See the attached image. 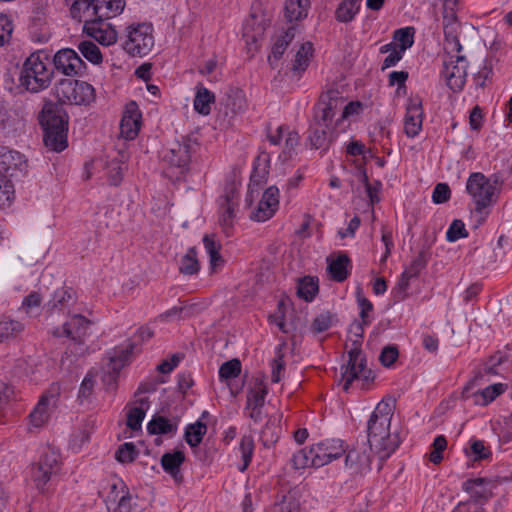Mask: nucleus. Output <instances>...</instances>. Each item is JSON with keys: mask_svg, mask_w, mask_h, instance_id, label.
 Segmentation results:
<instances>
[{"mask_svg": "<svg viewBox=\"0 0 512 512\" xmlns=\"http://www.w3.org/2000/svg\"><path fill=\"white\" fill-rule=\"evenodd\" d=\"M394 411L389 402H379L367 421V441L370 450L378 455L381 461L386 460L400 445L398 433L390 432Z\"/></svg>", "mask_w": 512, "mask_h": 512, "instance_id": "1", "label": "nucleus"}, {"mask_svg": "<svg viewBox=\"0 0 512 512\" xmlns=\"http://www.w3.org/2000/svg\"><path fill=\"white\" fill-rule=\"evenodd\" d=\"M367 325L362 321H354L349 327L352 347L348 351L347 364L341 367V380L343 381V389L346 392L355 380L362 381V387L364 388L375 378L372 370L367 368L366 358L361 350L364 326Z\"/></svg>", "mask_w": 512, "mask_h": 512, "instance_id": "2", "label": "nucleus"}, {"mask_svg": "<svg viewBox=\"0 0 512 512\" xmlns=\"http://www.w3.org/2000/svg\"><path fill=\"white\" fill-rule=\"evenodd\" d=\"M45 60L48 58L41 51L32 53L25 59L18 75L19 89L30 93H39L50 86L54 70Z\"/></svg>", "mask_w": 512, "mask_h": 512, "instance_id": "3", "label": "nucleus"}, {"mask_svg": "<svg viewBox=\"0 0 512 512\" xmlns=\"http://www.w3.org/2000/svg\"><path fill=\"white\" fill-rule=\"evenodd\" d=\"M39 122L43 128V141L47 148L55 152H62L68 146V116L53 103L44 105Z\"/></svg>", "mask_w": 512, "mask_h": 512, "instance_id": "4", "label": "nucleus"}, {"mask_svg": "<svg viewBox=\"0 0 512 512\" xmlns=\"http://www.w3.org/2000/svg\"><path fill=\"white\" fill-rule=\"evenodd\" d=\"M496 181L494 183L483 173H471L466 182V191L471 197L475 207L473 213L477 217L478 227L489 214V207L495 201Z\"/></svg>", "mask_w": 512, "mask_h": 512, "instance_id": "5", "label": "nucleus"}, {"mask_svg": "<svg viewBox=\"0 0 512 512\" xmlns=\"http://www.w3.org/2000/svg\"><path fill=\"white\" fill-rule=\"evenodd\" d=\"M58 101L74 105H89L95 99L94 87L84 81L61 79L54 87Z\"/></svg>", "mask_w": 512, "mask_h": 512, "instance_id": "6", "label": "nucleus"}, {"mask_svg": "<svg viewBox=\"0 0 512 512\" xmlns=\"http://www.w3.org/2000/svg\"><path fill=\"white\" fill-rule=\"evenodd\" d=\"M154 46L153 26L149 23H134L126 28L124 50L132 56H145Z\"/></svg>", "mask_w": 512, "mask_h": 512, "instance_id": "7", "label": "nucleus"}, {"mask_svg": "<svg viewBox=\"0 0 512 512\" xmlns=\"http://www.w3.org/2000/svg\"><path fill=\"white\" fill-rule=\"evenodd\" d=\"M60 454L54 448L46 447L39 461L31 468V478L37 489L44 490L46 484L60 471Z\"/></svg>", "mask_w": 512, "mask_h": 512, "instance_id": "8", "label": "nucleus"}, {"mask_svg": "<svg viewBox=\"0 0 512 512\" xmlns=\"http://www.w3.org/2000/svg\"><path fill=\"white\" fill-rule=\"evenodd\" d=\"M198 142L195 138L182 136L179 141L172 144L162 156L164 162L172 167L186 169L191 161V155L195 152Z\"/></svg>", "mask_w": 512, "mask_h": 512, "instance_id": "9", "label": "nucleus"}, {"mask_svg": "<svg viewBox=\"0 0 512 512\" xmlns=\"http://www.w3.org/2000/svg\"><path fill=\"white\" fill-rule=\"evenodd\" d=\"M468 63L463 55H452L443 62L442 75L447 86L454 92L463 89L467 78Z\"/></svg>", "mask_w": 512, "mask_h": 512, "instance_id": "10", "label": "nucleus"}, {"mask_svg": "<svg viewBox=\"0 0 512 512\" xmlns=\"http://www.w3.org/2000/svg\"><path fill=\"white\" fill-rule=\"evenodd\" d=\"M53 64L57 71L67 76L80 75L86 70L85 62L70 48L59 50L53 57Z\"/></svg>", "mask_w": 512, "mask_h": 512, "instance_id": "11", "label": "nucleus"}, {"mask_svg": "<svg viewBox=\"0 0 512 512\" xmlns=\"http://www.w3.org/2000/svg\"><path fill=\"white\" fill-rule=\"evenodd\" d=\"M345 452L339 439L326 440L311 446L314 467L319 468L339 458Z\"/></svg>", "mask_w": 512, "mask_h": 512, "instance_id": "12", "label": "nucleus"}, {"mask_svg": "<svg viewBox=\"0 0 512 512\" xmlns=\"http://www.w3.org/2000/svg\"><path fill=\"white\" fill-rule=\"evenodd\" d=\"M90 325V320L83 315L75 314L63 324L62 328L55 329L53 335L57 337L66 336L79 344H83L89 334Z\"/></svg>", "mask_w": 512, "mask_h": 512, "instance_id": "13", "label": "nucleus"}, {"mask_svg": "<svg viewBox=\"0 0 512 512\" xmlns=\"http://www.w3.org/2000/svg\"><path fill=\"white\" fill-rule=\"evenodd\" d=\"M142 114L135 101L126 104L120 122V135L126 140H133L137 137L141 127Z\"/></svg>", "mask_w": 512, "mask_h": 512, "instance_id": "14", "label": "nucleus"}, {"mask_svg": "<svg viewBox=\"0 0 512 512\" xmlns=\"http://www.w3.org/2000/svg\"><path fill=\"white\" fill-rule=\"evenodd\" d=\"M495 486L492 480L478 477L464 481L462 489L470 495L472 503L482 505L492 497V490Z\"/></svg>", "mask_w": 512, "mask_h": 512, "instance_id": "15", "label": "nucleus"}, {"mask_svg": "<svg viewBox=\"0 0 512 512\" xmlns=\"http://www.w3.org/2000/svg\"><path fill=\"white\" fill-rule=\"evenodd\" d=\"M279 205V190L276 186H270L265 190L257 207L251 213L250 218L257 222L270 219Z\"/></svg>", "mask_w": 512, "mask_h": 512, "instance_id": "16", "label": "nucleus"}, {"mask_svg": "<svg viewBox=\"0 0 512 512\" xmlns=\"http://www.w3.org/2000/svg\"><path fill=\"white\" fill-rule=\"evenodd\" d=\"M422 121V100L419 97L411 98L407 104L404 118L405 134L410 138L417 136L422 128Z\"/></svg>", "mask_w": 512, "mask_h": 512, "instance_id": "17", "label": "nucleus"}, {"mask_svg": "<svg viewBox=\"0 0 512 512\" xmlns=\"http://www.w3.org/2000/svg\"><path fill=\"white\" fill-rule=\"evenodd\" d=\"M84 31L102 45L109 46L117 41V32L105 21L87 20Z\"/></svg>", "mask_w": 512, "mask_h": 512, "instance_id": "18", "label": "nucleus"}, {"mask_svg": "<svg viewBox=\"0 0 512 512\" xmlns=\"http://www.w3.org/2000/svg\"><path fill=\"white\" fill-rule=\"evenodd\" d=\"M237 205V193L233 189L226 191L220 204L221 214L219 218V223L226 235H229L233 227Z\"/></svg>", "mask_w": 512, "mask_h": 512, "instance_id": "19", "label": "nucleus"}, {"mask_svg": "<svg viewBox=\"0 0 512 512\" xmlns=\"http://www.w3.org/2000/svg\"><path fill=\"white\" fill-rule=\"evenodd\" d=\"M373 450L354 448L351 449L345 458V466L352 473H365L371 467V452Z\"/></svg>", "mask_w": 512, "mask_h": 512, "instance_id": "20", "label": "nucleus"}, {"mask_svg": "<svg viewBox=\"0 0 512 512\" xmlns=\"http://www.w3.org/2000/svg\"><path fill=\"white\" fill-rule=\"evenodd\" d=\"M335 138V128H327L326 124L314 123L310 126L308 139L314 149L328 150Z\"/></svg>", "mask_w": 512, "mask_h": 512, "instance_id": "21", "label": "nucleus"}, {"mask_svg": "<svg viewBox=\"0 0 512 512\" xmlns=\"http://www.w3.org/2000/svg\"><path fill=\"white\" fill-rule=\"evenodd\" d=\"M125 7V0H94L92 8L95 20L106 21L121 14Z\"/></svg>", "mask_w": 512, "mask_h": 512, "instance_id": "22", "label": "nucleus"}, {"mask_svg": "<svg viewBox=\"0 0 512 512\" xmlns=\"http://www.w3.org/2000/svg\"><path fill=\"white\" fill-rule=\"evenodd\" d=\"M203 244L206 253L209 256V266L211 272H217L224 266L225 260L220 254L221 243L216 240L215 235L205 234L203 236Z\"/></svg>", "mask_w": 512, "mask_h": 512, "instance_id": "23", "label": "nucleus"}, {"mask_svg": "<svg viewBox=\"0 0 512 512\" xmlns=\"http://www.w3.org/2000/svg\"><path fill=\"white\" fill-rule=\"evenodd\" d=\"M185 461V455L182 451L168 452L161 457V466L176 482H181L183 476L180 467Z\"/></svg>", "mask_w": 512, "mask_h": 512, "instance_id": "24", "label": "nucleus"}, {"mask_svg": "<svg viewBox=\"0 0 512 512\" xmlns=\"http://www.w3.org/2000/svg\"><path fill=\"white\" fill-rule=\"evenodd\" d=\"M178 429L176 420L168 419L161 415H154L147 424V431L151 435L174 436Z\"/></svg>", "mask_w": 512, "mask_h": 512, "instance_id": "25", "label": "nucleus"}, {"mask_svg": "<svg viewBox=\"0 0 512 512\" xmlns=\"http://www.w3.org/2000/svg\"><path fill=\"white\" fill-rule=\"evenodd\" d=\"M327 262L331 279L336 282H343L348 278V267L351 262L346 254H339L335 259L327 258Z\"/></svg>", "mask_w": 512, "mask_h": 512, "instance_id": "26", "label": "nucleus"}, {"mask_svg": "<svg viewBox=\"0 0 512 512\" xmlns=\"http://www.w3.org/2000/svg\"><path fill=\"white\" fill-rule=\"evenodd\" d=\"M313 54V45L311 42L303 43L300 49L297 51L295 55V59L292 65V73L293 76L296 77L297 80L300 79L302 73L307 69L310 62V57Z\"/></svg>", "mask_w": 512, "mask_h": 512, "instance_id": "27", "label": "nucleus"}, {"mask_svg": "<svg viewBox=\"0 0 512 512\" xmlns=\"http://www.w3.org/2000/svg\"><path fill=\"white\" fill-rule=\"evenodd\" d=\"M310 0H286L285 18L289 22L300 21L307 17L310 8Z\"/></svg>", "mask_w": 512, "mask_h": 512, "instance_id": "28", "label": "nucleus"}, {"mask_svg": "<svg viewBox=\"0 0 512 512\" xmlns=\"http://www.w3.org/2000/svg\"><path fill=\"white\" fill-rule=\"evenodd\" d=\"M294 37L295 27L291 26L283 34H280L275 38L271 50V55L268 57L271 65H273V61H278L282 57Z\"/></svg>", "mask_w": 512, "mask_h": 512, "instance_id": "29", "label": "nucleus"}, {"mask_svg": "<svg viewBox=\"0 0 512 512\" xmlns=\"http://www.w3.org/2000/svg\"><path fill=\"white\" fill-rule=\"evenodd\" d=\"M53 396L43 395L30 413V422L34 427L43 426L50 417V402Z\"/></svg>", "mask_w": 512, "mask_h": 512, "instance_id": "30", "label": "nucleus"}, {"mask_svg": "<svg viewBox=\"0 0 512 512\" xmlns=\"http://www.w3.org/2000/svg\"><path fill=\"white\" fill-rule=\"evenodd\" d=\"M24 329V323L7 316H2L0 318V343L17 338Z\"/></svg>", "mask_w": 512, "mask_h": 512, "instance_id": "31", "label": "nucleus"}, {"mask_svg": "<svg viewBox=\"0 0 512 512\" xmlns=\"http://www.w3.org/2000/svg\"><path fill=\"white\" fill-rule=\"evenodd\" d=\"M361 7V0H343L335 10V19L340 23L351 22Z\"/></svg>", "mask_w": 512, "mask_h": 512, "instance_id": "32", "label": "nucleus"}, {"mask_svg": "<svg viewBox=\"0 0 512 512\" xmlns=\"http://www.w3.org/2000/svg\"><path fill=\"white\" fill-rule=\"evenodd\" d=\"M76 301V294L70 287H61L57 289L49 301L48 305L52 309L63 310Z\"/></svg>", "mask_w": 512, "mask_h": 512, "instance_id": "33", "label": "nucleus"}, {"mask_svg": "<svg viewBox=\"0 0 512 512\" xmlns=\"http://www.w3.org/2000/svg\"><path fill=\"white\" fill-rule=\"evenodd\" d=\"M138 403L139 406L131 408L127 414L126 424L133 431L141 429L142 421L144 420L146 410L149 407V400L147 397L140 398Z\"/></svg>", "mask_w": 512, "mask_h": 512, "instance_id": "34", "label": "nucleus"}, {"mask_svg": "<svg viewBox=\"0 0 512 512\" xmlns=\"http://www.w3.org/2000/svg\"><path fill=\"white\" fill-rule=\"evenodd\" d=\"M200 263L197 259V250L190 247L186 254L180 259L179 272L183 275L192 276L199 272Z\"/></svg>", "mask_w": 512, "mask_h": 512, "instance_id": "35", "label": "nucleus"}, {"mask_svg": "<svg viewBox=\"0 0 512 512\" xmlns=\"http://www.w3.org/2000/svg\"><path fill=\"white\" fill-rule=\"evenodd\" d=\"M215 102V95L207 88L201 87L197 90L194 98L193 106L194 109L206 116L211 112V104Z\"/></svg>", "mask_w": 512, "mask_h": 512, "instance_id": "36", "label": "nucleus"}, {"mask_svg": "<svg viewBox=\"0 0 512 512\" xmlns=\"http://www.w3.org/2000/svg\"><path fill=\"white\" fill-rule=\"evenodd\" d=\"M94 7V0H76L73 2L70 8L71 16L79 21H83L86 24L87 20H93L96 18L92 14Z\"/></svg>", "mask_w": 512, "mask_h": 512, "instance_id": "37", "label": "nucleus"}, {"mask_svg": "<svg viewBox=\"0 0 512 512\" xmlns=\"http://www.w3.org/2000/svg\"><path fill=\"white\" fill-rule=\"evenodd\" d=\"M0 162L6 172L23 170L26 167L24 156L18 151L9 150L0 156Z\"/></svg>", "mask_w": 512, "mask_h": 512, "instance_id": "38", "label": "nucleus"}, {"mask_svg": "<svg viewBox=\"0 0 512 512\" xmlns=\"http://www.w3.org/2000/svg\"><path fill=\"white\" fill-rule=\"evenodd\" d=\"M506 389V385L502 383H496L487 386L481 391L474 393L476 397L475 403L478 405L485 406L491 403L497 396L502 394Z\"/></svg>", "mask_w": 512, "mask_h": 512, "instance_id": "39", "label": "nucleus"}, {"mask_svg": "<svg viewBox=\"0 0 512 512\" xmlns=\"http://www.w3.org/2000/svg\"><path fill=\"white\" fill-rule=\"evenodd\" d=\"M207 432V426L201 421L189 424L185 430V440L191 447L198 446Z\"/></svg>", "mask_w": 512, "mask_h": 512, "instance_id": "40", "label": "nucleus"}, {"mask_svg": "<svg viewBox=\"0 0 512 512\" xmlns=\"http://www.w3.org/2000/svg\"><path fill=\"white\" fill-rule=\"evenodd\" d=\"M318 292V281L313 277H304L297 286V295L305 301H312Z\"/></svg>", "mask_w": 512, "mask_h": 512, "instance_id": "41", "label": "nucleus"}, {"mask_svg": "<svg viewBox=\"0 0 512 512\" xmlns=\"http://www.w3.org/2000/svg\"><path fill=\"white\" fill-rule=\"evenodd\" d=\"M239 451L241 453L242 465L239 466V471L244 472L251 463L253 452H254V441L252 436L244 435L241 438L239 444Z\"/></svg>", "mask_w": 512, "mask_h": 512, "instance_id": "42", "label": "nucleus"}, {"mask_svg": "<svg viewBox=\"0 0 512 512\" xmlns=\"http://www.w3.org/2000/svg\"><path fill=\"white\" fill-rule=\"evenodd\" d=\"M343 104V99L338 90H329L320 97L319 107L328 112L335 113L339 105Z\"/></svg>", "mask_w": 512, "mask_h": 512, "instance_id": "43", "label": "nucleus"}, {"mask_svg": "<svg viewBox=\"0 0 512 512\" xmlns=\"http://www.w3.org/2000/svg\"><path fill=\"white\" fill-rule=\"evenodd\" d=\"M81 54L91 63L100 64L102 62V53L99 47L92 41H82L78 45Z\"/></svg>", "mask_w": 512, "mask_h": 512, "instance_id": "44", "label": "nucleus"}, {"mask_svg": "<svg viewBox=\"0 0 512 512\" xmlns=\"http://www.w3.org/2000/svg\"><path fill=\"white\" fill-rule=\"evenodd\" d=\"M430 255L431 254L428 249H422L412 260L409 267L404 270V276H418L420 271L427 265Z\"/></svg>", "mask_w": 512, "mask_h": 512, "instance_id": "45", "label": "nucleus"}, {"mask_svg": "<svg viewBox=\"0 0 512 512\" xmlns=\"http://www.w3.org/2000/svg\"><path fill=\"white\" fill-rule=\"evenodd\" d=\"M241 373V362L234 358L224 362L219 368V378L221 381L234 379Z\"/></svg>", "mask_w": 512, "mask_h": 512, "instance_id": "46", "label": "nucleus"}, {"mask_svg": "<svg viewBox=\"0 0 512 512\" xmlns=\"http://www.w3.org/2000/svg\"><path fill=\"white\" fill-rule=\"evenodd\" d=\"M268 390L262 384L256 385L247 395L246 407H264Z\"/></svg>", "mask_w": 512, "mask_h": 512, "instance_id": "47", "label": "nucleus"}, {"mask_svg": "<svg viewBox=\"0 0 512 512\" xmlns=\"http://www.w3.org/2000/svg\"><path fill=\"white\" fill-rule=\"evenodd\" d=\"M414 33L415 30L413 27L400 28L394 32V40L399 42V50L405 52L406 49L413 45Z\"/></svg>", "mask_w": 512, "mask_h": 512, "instance_id": "48", "label": "nucleus"}, {"mask_svg": "<svg viewBox=\"0 0 512 512\" xmlns=\"http://www.w3.org/2000/svg\"><path fill=\"white\" fill-rule=\"evenodd\" d=\"M280 431V427L268 421L263 427L260 434V440L262 441L263 445L265 447H270L271 445L276 443L279 438Z\"/></svg>", "mask_w": 512, "mask_h": 512, "instance_id": "49", "label": "nucleus"}, {"mask_svg": "<svg viewBox=\"0 0 512 512\" xmlns=\"http://www.w3.org/2000/svg\"><path fill=\"white\" fill-rule=\"evenodd\" d=\"M467 236L468 232L465 228V224L459 219L453 220L446 232V239L449 242H455L461 238H466Z\"/></svg>", "mask_w": 512, "mask_h": 512, "instance_id": "50", "label": "nucleus"}, {"mask_svg": "<svg viewBox=\"0 0 512 512\" xmlns=\"http://www.w3.org/2000/svg\"><path fill=\"white\" fill-rule=\"evenodd\" d=\"M357 303L360 308V318L364 324H371L372 319L369 316V313L373 310V304L369 299H367L360 289H358L357 293Z\"/></svg>", "mask_w": 512, "mask_h": 512, "instance_id": "51", "label": "nucleus"}, {"mask_svg": "<svg viewBox=\"0 0 512 512\" xmlns=\"http://www.w3.org/2000/svg\"><path fill=\"white\" fill-rule=\"evenodd\" d=\"M137 451L133 443L122 444L115 453V458L121 463H130L137 457Z\"/></svg>", "mask_w": 512, "mask_h": 512, "instance_id": "52", "label": "nucleus"}, {"mask_svg": "<svg viewBox=\"0 0 512 512\" xmlns=\"http://www.w3.org/2000/svg\"><path fill=\"white\" fill-rule=\"evenodd\" d=\"M466 453L473 457L475 461L487 459L491 456L489 447L485 446L482 440H472L470 444V453Z\"/></svg>", "mask_w": 512, "mask_h": 512, "instance_id": "53", "label": "nucleus"}, {"mask_svg": "<svg viewBox=\"0 0 512 512\" xmlns=\"http://www.w3.org/2000/svg\"><path fill=\"white\" fill-rule=\"evenodd\" d=\"M331 314L329 312L316 316L311 324L312 332L318 334L328 330L331 326Z\"/></svg>", "mask_w": 512, "mask_h": 512, "instance_id": "54", "label": "nucleus"}, {"mask_svg": "<svg viewBox=\"0 0 512 512\" xmlns=\"http://www.w3.org/2000/svg\"><path fill=\"white\" fill-rule=\"evenodd\" d=\"M451 190L446 183H438L432 193V200L436 204L445 203L450 199Z\"/></svg>", "mask_w": 512, "mask_h": 512, "instance_id": "55", "label": "nucleus"}, {"mask_svg": "<svg viewBox=\"0 0 512 512\" xmlns=\"http://www.w3.org/2000/svg\"><path fill=\"white\" fill-rule=\"evenodd\" d=\"M399 356V352L396 346H386L382 349L379 360L385 367H390L394 364Z\"/></svg>", "mask_w": 512, "mask_h": 512, "instance_id": "56", "label": "nucleus"}, {"mask_svg": "<svg viewBox=\"0 0 512 512\" xmlns=\"http://www.w3.org/2000/svg\"><path fill=\"white\" fill-rule=\"evenodd\" d=\"M12 32V21L6 15L0 14V47L9 41Z\"/></svg>", "mask_w": 512, "mask_h": 512, "instance_id": "57", "label": "nucleus"}, {"mask_svg": "<svg viewBox=\"0 0 512 512\" xmlns=\"http://www.w3.org/2000/svg\"><path fill=\"white\" fill-rule=\"evenodd\" d=\"M191 307L188 306H174L171 309L165 311L164 313L160 314L158 318L160 320H168L172 317H177L179 319L187 317L190 315Z\"/></svg>", "mask_w": 512, "mask_h": 512, "instance_id": "58", "label": "nucleus"}, {"mask_svg": "<svg viewBox=\"0 0 512 512\" xmlns=\"http://www.w3.org/2000/svg\"><path fill=\"white\" fill-rule=\"evenodd\" d=\"M335 116V113L328 112L327 110L323 109L322 107H319L317 105L315 117H314V124H326L327 128H334L333 126V118Z\"/></svg>", "mask_w": 512, "mask_h": 512, "instance_id": "59", "label": "nucleus"}, {"mask_svg": "<svg viewBox=\"0 0 512 512\" xmlns=\"http://www.w3.org/2000/svg\"><path fill=\"white\" fill-rule=\"evenodd\" d=\"M108 176L111 185L117 186L120 184L123 177V168L119 162L112 161L109 166Z\"/></svg>", "mask_w": 512, "mask_h": 512, "instance_id": "60", "label": "nucleus"}, {"mask_svg": "<svg viewBox=\"0 0 512 512\" xmlns=\"http://www.w3.org/2000/svg\"><path fill=\"white\" fill-rule=\"evenodd\" d=\"M300 136L294 130H288L285 137L284 153L291 156L295 147L299 144Z\"/></svg>", "mask_w": 512, "mask_h": 512, "instance_id": "61", "label": "nucleus"}, {"mask_svg": "<svg viewBox=\"0 0 512 512\" xmlns=\"http://www.w3.org/2000/svg\"><path fill=\"white\" fill-rule=\"evenodd\" d=\"M272 373L271 380L273 383H278L281 380V373L284 371L285 363L283 360V355H278L275 359L272 360L271 363Z\"/></svg>", "mask_w": 512, "mask_h": 512, "instance_id": "62", "label": "nucleus"}, {"mask_svg": "<svg viewBox=\"0 0 512 512\" xmlns=\"http://www.w3.org/2000/svg\"><path fill=\"white\" fill-rule=\"evenodd\" d=\"M94 383L95 381L93 376L91 374H87L80 385L78 397L84 399L88 398L93 392Z\"/></svg>", "mask_w": 512, "mask_h": 512, "instance_id": "63", "label": "nucleus"}, {"mask_svg": "<svg viewBox=\"0 0 512 512\" xmlns=\"http://www.w3.org/2000/svg\"><path fill=\"white\" fill-rule=\"evenodd\" d=\"M452 512H484L481 505L472 503L471 501H464L458 503Z\"/></svg>", "mask_w": 512, "mask_h": 512, "instance_id": "64", "label": "nucleus"}]
</instances>
